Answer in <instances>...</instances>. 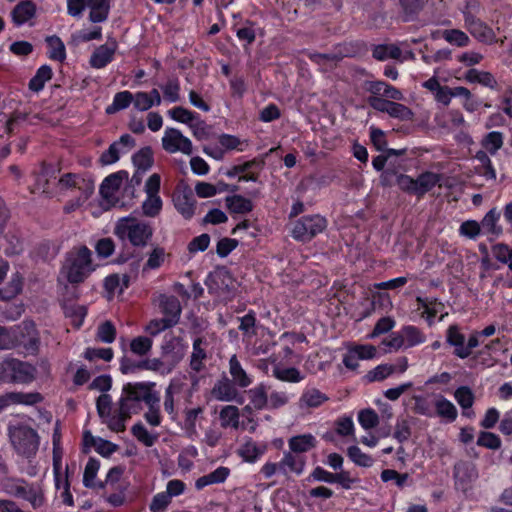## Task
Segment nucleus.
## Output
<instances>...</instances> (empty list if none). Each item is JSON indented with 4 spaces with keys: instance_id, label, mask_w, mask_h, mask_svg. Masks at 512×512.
Returning <instances> with one entry per match:
<instances>
[{
    "instance_id": "79ce46f5",
    "label": "nucleus",
    "mask_w": 512,
    "mask_h": 512,
    "mask_svg": "<svg viewBox=\"0 0 512 512\" xmlns=\"http://www.w3.org/2000/svg\"><path fill=\"white\" fill-rule=\"evenodd\" d=\"M491 252L494 258L501 264L507 265L512 271V248L505 243H496L492 245Z\"/></svg>"
},
{
    "instance_id": "6ab92c4d",
    "label": "nucleus",
    "mask_w": 512,
    "mask_h": 512,
    "mask_svg": "<svg viewBox=\"0 0 512 512\" xmlns=\"http://www.w3.org/2000/svg\"><path fill=\"white\" fill-rule=\"evenodd\" d=\"M446 342L454 347V354L465 359L470 356V352L464 349L465 336L460 332L457 325H450L446 331Z\"/></svg>"
},
{
    "instance_id": "ea45409f",
    "label": "nucleus",
    "mask_w": 512,
    "mask_h": 512,
    "mask_svg": "<svg viewBox=\"0 0 512 512\" xmlns=\"http://www.w3.org/2000/svg\"><path fill=\"white\" fill-rule=\"evenodd\" d=\"M132 162L137 170L146 172L153 165V153L150 147H144L136 152L132 157Z\"/></svg>"
},
{
    "instance_id": "5701e85b",
    "label": "nucleus",
    "mask_w": 512,
    "mask_h": 512,
    "mask_svg": "<svg viewBox=\"0 0 512 512\" xmlns=\"http://www.w3.org/2000/svg\"><path fill=\"white\" fill-rule=\"evenodd\" d=\"M329 400V397L316 388H307L299 399V407L317 408Z\"/></svg>"
},
{
    "instance_id": "412c9836",
    "label": "nucleus",
    "mask_w": 512,
    "mask_h": 512,
    "mask_svg": "<svg viewBox=\"0 0 512 512\" xmlns=\"http://www.w3.org/2000/svg\"><path fill=\"white\" fill-rule=\"evenodd\" d=\"M229 373L232 377L231 381L240 388H246L252 383V378L242 367L236 355L231 356L229 360Z\"/></svg>"
},
{
    "instance_id": "13d9d810",
    "label": "nucleus",
    "mask_w": 512,
    "mask_h": 512,
    "mask_svg": "<svg viewBox=\"0 0 512 512\" xmlns=\"http://www.w3.org/2000/svg\"><path fill=\"white\" fill-rule=\"evenodd\" d=\"M132 434L137 438L138 441L143 443L147 447H151L154 445L157 437L150 434L148 430L144 427L142 423H136L133 425Z\"/></svg>"
},
{
    "instance_id": "f8f14e48",
    "label": "nucleus",
    "mask_w": 512,
    "mask_h": 512,
    "mask_svg": "<svg viewBox=\"0 0 512 512\" xmlns=\"http://www.w3.org/2000/svg\"><path fill=\"white\" fill-rule=\"evenodd\" d=\"M59 185L64 188H75L81 191L82 199L87 200L94 191V182L82 175L66 173L59 179Z\"/></svg>"
},
{
    "instance_id": "a18cd8bd",
    "label": "nucleus",
    "mask_w": 512,
    "mask_h": 512,
    "mask_svg": "<svg viewBox=\"0 0 512 512\" xmlns=\"http://www.w3.org/2000/svg\"><path fill=\"white\" fill-rule=\"evenodd\" d=\"M401 49L396 45H377L372 51V55L375 59L383 61L388 58L399 59L401 57Z\"/></svg>"
},
{
    "instance_id": "473e14b6",
    "label": "nucleus",
    "mask_w": 512,
    "mask_h": 512,
    "mask_svg": "<svg viewBox=\"0 0 512 512\" xmlns=\"http://www.w3.org/2000/svg\"><path fill=\"white\" fill-rule=\"evenodd\" d=\"M250 403L253 408L262 410L268 405V387L260 383L248 391Z\"/></svg>"
},
{
    "instance_id": "2f4dec72",
    "label": "nucleus",
    "mask_w": 512,
    "mask_h": 512,
    "mask_svg": "<svg viewBox=\"0 0 512 512\" xmlns=\"http://www.w3.org/2000/svg\"><path fill=\"white\" fill-rule=\"evenodd\" d=\"M440 181V176L433 172H424L416 178V195L422 197Z\"/></svg>"
},
{
    "instance_id": "f257e3e1",
    "label": "nucleus",
    "mask_w": 512,
    "mask_h": 512,
    "mask_svg": "<svg viewBox=\"0 0 512 512\" xmlns=\"http://www.w3.org/2000/svg\"><path fill=\"white\" fill-rule=\"evenodd\" d=\"M154 387V382L125 384L118 401V408L108 421V428L114 432H123L126 429V421L130 419L132 414H137L142 409L141 402L147 405L160 401L159 394L154 390Z\"/></svg>"
},
{
    "instance_id": "6e6552de",
    "label": "nucleus",
    "mask_w": 512,
    "mask_h": 512,
    "mask_svg": "<svg viewBox=\"0 0 512 512\" xmlns=\"http://www.w3.org/2000/svg\"><path fill=\"white\" fill-rule=\"evenodd\" d=\"M455 487L467 491L470 484L478 478L476 465L469 461H458L453 467Z\"/></svg>"
},
{
    "instance_id": "864d4df0",
    "label": "nucleus",
    "mask_w": 512,
    "mask_h": 512,
    "mask_svg": "<svg viewBox=\"0 0 512 512\" xmlns=\"http://www.w3.org/2000/svg\"><path fill=\"white\" fill-rule=\"evenodd\" d=\"M483 147L494 155L503 145V134L498 131L489 132L482 142Z\"/></svg>"
},
{
    "instance_id": "f3484780",
    "label": "nucleus",
    "mask_w": 512,
    "mask_h": 512,
    "mask_svg": "<svg viewBox=\"0 0 512 512\" xmlns=\"http://www.w3.org/2000/svg\"><path fill=\"white\" fill-rule=\"evenodd\" d=\"M235 386L236 385L230 379H228L226 376H223L214 384L211 390V395L218 401L230 402L234 400L238 395Z\"/></svg>"
},
{
    "instance_id": "774afa93",
    "label": "nucleus",
    "mask_w": 512,
    "mask_h": 512,
    "mask_svg": "<svg viewBox=\"0 0 512 512\" xmlns=\"http://www.w3.org/2000/svg\"><path fill=\"white\" fill-rule=\"evenodd\" d=\"M171 498L165 492L157 493L150 503V511L151 512H164L169 504L171 503Z\"/></svg>"
},
{
    "instance_id": "7c9ffc66",
    "label": "nucleus",
    "mask_w": 512,
    "mask_h": 512,
    "mask_svg": "<svg viewBox=\"0 0 512 512\" xmlns=\"http://www.w3.org/2000/svg\"><path fill=\"white\" fill-rule=\"evenodd\" d=\"M205 343L204 339L201 337H197L193 341V351L190 356V368L194 372H200L204 368V360L207 359V353L202 348V345Z\"/></svg>"
},
{
    "instance_id": "603ef678",
    "label": "nucleus",
    "mask_w": 512,
    "mask_h": 512,
    "mask_svg": "<svg viewBox=\"0 0 512 512\" xmlns=\"http://www.w3.org/2000/svg\"><path fill=\"white\" fill-rule=\"evenodd\" d=\"M239 330L244 336L251 338L256 334V314L250 310L246 315L239 318Z\"/></svg>"
},
{
    "instance_id": "58836bf2",
    "label": "nucleus",
    "mask_w": 512,
    "mask_h": 512,
    "mask_svg": "<svg viewBox=\"0 0 512 512\" xmlns=\"http://www.w3.org/2000/svg\"><path fill=\"white\" fill-rule=\"evenodd\" d=\"M46 43L49 48L48 56L52 60L64 61L66 58V50L63 41L56 35L48 36Z\"/></svg>"
},
{
    "instance_id": "cd10ccee",
    "label": "nucleus",
    "mask_w": 512,
    "mask_h": 512,
    "mask_svg": "<svg viewBox=\"0 0 512 512\" xmlns=\"http://www.w3.org/2000/svg\"><path fill=\"white\" fill-rule=\"evenodd\" d=\"M265 448V446H260L251 438H248L238 449V455L244 461L254 463L264 453Z\"/></svg>"
},
{
    "instance_id": "4d7b16f0",
    "label": "nucleus",
    "mask_w": 512,
    "mask_h": 512,
    "mask_svg": "<svg viewBox=\"0 0 512 512\" xmlns=\"http://www.w3.org/2000/svg\"><path fill=\"white\" fill-rule=\"evenodd\" d=\"M153 341L145 336H139L132 339L130 343V350L139 356H144L148 354V352L152 348Z\"/></svg>"
},
{
    "instance_id": "ddd939ff",
    "label": "nucleus",
    "mask_w": 512,
    "mask_h": 512,
    "mask_svg": "<svg viewBox=\"0 0 512 512\" xmlns=\"http://www.w3.org/2000/svg\"><path fill=\"white\" fill-rule=\"evenodd\" d=\"M116 50L117 43L115 41L98 46L90 56V66L95 69L106 67L113 61Z\"/></svg>"
},
{
    "instance_id": "0eeeda50",
    "label": "nucleus",
    "mask_w": 512,
    "mask_h": 512,
    "mask_svg": "<svg viewBox=\"0 0 512 512\" xmlns=\"http://www.w3.org/2000/svg\"><path fill=\"white\" fill-rule=\"evenodd\" d=\"M8 360V383L28 384L36 378V368L16 358L7 357Z\"/></svg>"
},
{
    "instance_id": "20e7f679",
    "label": "nucleus",
    "mask_w": 512,
    "mask_h": 512,
    "mask_svg": "<svg viewBox=\"0 0 512 512\" xmlns=\"http://www.w3.org/2000/svg\"><path fill=\"white\" fill-rule=\"evenodd\" d=\"M2 490L15 498L28 501L33 508L44 503V495L39 485L28 483L23 478L7 477L2 480Z\"/></svg>"
},
{
    "instance_id": "dca6fc26",
    "label": "nucleus",
    "mask_w": 512,
    "mask_h": 512,
    "mask_svg": "<svg viewBox=\"0 0 512 512\" xmlns=\"http://www.w3.org/2000/svg\"><path fill=\"white\" fill-rule=\"evenodd\" d=\"M159 307L165 318L169 321L174 320V325L178 324L182 312L180 301L173 295L162 294L159 296Z\"/></svg>"
},
{
    "instance_id": "4be33fe9",
    "label": "nucleus",
    "mask_w": 512,
    "mask_h": 512,
    "mask_svg": "<svg viewBox=\"0 0 512 512\" xmlns=\"http://www.w3.org/2000/svg\"><path fill=\"white\" fill-rule=\"evenodd\" d=\"M36 14V6L32 1L25 0L18 3L11 12L15 25L21 26L32 19Z\"/></svg>"
},
{
    "instance_id": "9b49d317",
    "label": "nucleus",
    "mask_w": 512,
    "mask_h": 512,
    "mask_svg": "<svg viewBox=\"0 0 512 512\" xmlns=\"http://www.w3.org/2000/svg\"><path fill=\"white\" fill-rule=\"evenodd\" d=\"M17 345H22L30 354L39 350L40 337L33 322H23L19 334L16 335Z\"/></svg>"
},
{
    "instance_id": "72a5a7b5",
    "label": "nucleus",
    "mask_w": 512,
    "mask_h": 512,
    "mask_svg": "<svg viewBox=\"0 0 512 512\" xmlns=\"http://www.w3.org/2000/svg\"><path fill=\"white\" fill-rule=\"evenodd\" d=\"M134 96L130 91H121L114 95L112 104L108 105L105 109L106 114H115L120 110H124L133 102Z\"/></svg>"
},
{
    "instance_id": "39448f33",
    "label": "nucleus",
    "mask_w": 512,
    "mask_h": 512,
    "mask_svg": "<svg viewBox=\"0 0 512 512\" xmlns=\"http://www.w3.org/2000/svg\"><path fill=\"white\" fill-rule=\"evenodd\" d=\"M11 443L18 454L24 457L34 455L39 447L37 432L26 425H19L9 429Z\"/></svg>"
},
{
    "instance_id": "bb28decb",
    "label": "nucleus",
    "mask_w": 512,
    "mask_h": 512,
    "mask_svg": "<svg viewBox=\"0 0 512 512\" xmlns=\"http://www.w3.org/2000/svg\"><path fill=\"white\" fill-rule=\"evenodd\" d=\"M6 395L8 406L18 404L32 406L43 400V396L38 392H8Z\"/></svg>"
},
{
    "instance_id": "37998d69",
    "label": "nucleus",
    "mask_w": 512,
    "mask_h": 512,
    "mask_svg": "<svg viewBox=\"0 0 512 512\" xmlns=\"http://www.w3.org/2000/svg\"><path fill=\"white\" fill-rule=\"evenodd\" d=\"M397 367L392 364H380L370 370L365 378L368 382L383 381L392 374L396 373Z\"/></svg>"
},
{
    "instance_id": "f03ea898",
    "label": "nucleus",
    "mask_w": 512,
    "mask_h": 512,
    "mask_svg": "<svg viewBox=\"0 0 512 512\" xmlns=\"http://www.w3.org/2000/svg\"><path fill=\"white\" fill-rule=\"evenodd\" d=\"M154 229L150 223L133 216L118 219L114 234L122 241H128L133 247H146L153 237Z\"/></svg>"
},
{
    "instance_id": "aec40b11",
    "label": "nucleus",
    "mask_w": 512,
    "mask_h": 512,
    "mask_svg": "<svg viewBox=\"0 0 512 512\" xmlns=\"http://www.w3.org/2000/svg\"><path fill=\"white\" fill-rule=\"evenodd\" d=\"M134 100L133 105L135 109L139 111H147L153 106H159L161 104V96L159 91L154 88L150 92H136L133 94Z\"/></svg>"
},
{
    "instance_id": "680f3d73",
    "label": "nucleus",
    "mask_w": 512,
    "mask_h": 512,
    "mask_svg": "<svg viewBox=\"0 0 512 512\" xmlns=\"http://www.w3.org/2000/svg\"><path fill=\"white\" fill-rule=\"evenodd\" d=\"M477 445L491 450H497L501 447V439L495 433L482 431L478 436Z\"/></svg>"
},
{
    "instance_id": "2eb2a0df",
    "label": "nucleus",
    "mask_w": 512,
    "mask_h": 512,
    "mask_svg": "<svg viewBox=\"0 0 512 512\" xmlns=\"http://www.w3.org/2000/svg\"><path fill=\"white\" fill-rule=\"evenodd\" d=\"M128 179V172L120 170L107 176L100 185L99 192L104 199H111L121 187L124 180Z\"/></svg>"
},
{
    "instance_id": "a19ab883",
    "label": "nucleus",
    "mask_w": 512,
    "mask_h": 512,
    "mask_svg": "<svg viewBox=\"0 0 512 512\" xmlns=\"http://www.w3.org/2000/svg\"><path fill=\"white\" fill-rule=\"evenodd\" d=\"M475 159L480 163V166L477 168L478 172L484 176L487 180H495L496 179V171L492 165V162L486 151L479 150L475 154Z\"/></svg>"
},
{
    "instance_id": "052dcab7",
    "label": "nucleus",
    "mask_w": 512,
    "mask_h": 512,
    "mask_svg": "<svg viewBox=\"0 0 512 512\" xmlns=\"http://www.w3.org/2000/svg\"><path fill=\"white\" fill-rule=\"evenodd\" d=\"M358 421L365 430H369L378 425L379 417L373 409L368 408L359 412Z\"/></svg>"
},
{
    "instance_id": "9d476101",
    "label": "nucleus",
    "mask_w": 512,
    "mask_h": 512,
    "mask_svg": "<svg viewBox=\"0 0 512 512\" xmlns=\"http://www.w3.org/2000/svg\"><path fill=\"white\" fill-rule=\"evenodd\" d=\"M465 27L479 42L484 44H493L497 41L496 34L493 29L478 17L468 14L467 20L465 21Z\"/></svg>"
},
{
    "instance_id": "b1692460",
    "label": "nucleus",
    "mask_w": 512,
    "mask_h": 512,
    "mask_svg": "<svg viewBox=\"0 0 512 512\" xmlns=\"http://www.w3.org/2000/svg\"><path fill=\"white\" fill-rule=\"evenodd\" d=\"M434 407L436 415L447 422H454L458 416L457 408L455 405L443 395H438L435 398Z\"/></svg>"
},
{
    "instance_id": "5fc2aeb1",
    "label": "nucleus",
    "mask_w": 512,
    "mask_h": 512,
    "mask_svg": "<svg viewBox=\"0 0 512 512\" xmlns=\"http://www.w3.org/2000/svg\"><path fill=\"white\" fill-rule=\"evenodd\" d=\"M161 89L163 91L165 100L174 103L180 99V83L177 78L168 79L165 85L161 86Z\"/></svg>"
},
{
    "instance_id": "8fccbe9b",
    "label": "nucleus",
    "mask_w": 512,
    "mask_h": 512,
    "mask_svg": "<svg viewBox=\"0 0 512 512\" xmlns=\"http://www.w3.org/2000/svg\"><path fill=\"white\" fill-rule=\"evenodd\" d=\"M96 408L98 415L100 418L103 419V422H105L108 425V421L111 417H113L114 413L112 414V399L111 396L108 394H101L96 401Z\"/></svg>"
},
{
    "instance_id": "393cba45",
    "label": "nucleus",
    "mask_w": 512,
    "mask_h": 512,
    "mask_svg": "<svg viewBox=\"0 0 512 512\" xmlns=\"http://www.w3.org/2000/svg\"><path fill=\"white\" fill-rule=\"evenodd\" d=\"M316 444V438L312 434L293 436L288 441L290 451L298 455L315 448Z\"/></svg>"
},
{
    "instance_id": "e2e57ef3",
    "label": "nucleus",
    "mask_w": 512,
    "mask_h": 512,
    "mask_svg": "<svg viewBox=\"0 0 512 512\" xmlns=\"http://www.w3.org/2000/svg\"><path fill=\"white\" fill-rule=\"evenodd\" d=\"M22 289L21 279L16 275L11 279L9 284L0 289V299L2 300H10L16 297Z\"/></svg>"
},
{
    "instance_id": "09e8293b",
    "label": "nucleus",
    "mask_w": 512,
    "mask_h": 512,
    "mask_svg": "<svg viewBox=\"0 0 512 512\" xmlns=\"http://www.w3.org/2000/svg\"><path fill=\"white\" fill-rule=\"evenodd\" d=\"M387 114L395 119L401 121H409L413 119L414 113L410 108L405 106L404 104L391 101Z\"/></svg>"
},
{
    "instance_id": "bf43d9fd",
    "label": "nucleus",
    "mask_w": 512,
    "mask_h": 512,
    "mask_svg": "<svg viewBox=\"0 0 512 512\" xmlns=\"http://www.w3.org/2000/svg\"><path fill=\"white\" fill-rule=\"evenodd\" d=\"M168 114L173 120L189 125L192 124L196 119V115L192 111L182 106H177L170 109Z\"/></svg>"
},
{
    "instance_id": "1a4fd4ad",
    "label": "nucleus",
    "mask_w": 512,
    "mask_h": 512,
    "mask_svg": "<svg viewBox=\"0 0 512 512\" xmlns=\"http://www.w3.org/2000/svg\"><path fill=\"white\" fill-rule=\"evenodd\" d=\"M173 203L185 219H191L194 216L196 199L190 187H178L173 194Z\"/></svg>"
},
{
    "instance_id": "7ed1b4c3",
    "label": "nucleus",
    "mask_w": 512,
    "mask_h": 512,
    "mask_svg": "<svg viewBox=\"0 0 512 512\" xmlns=\"http://www.w3.org/2000/svg\"><path fill=\"white\" fill-rule=\"evenodd\" d=\"M94 271L92 251L87 246L74 247L66 254L62 273L71 284H79Z\"/></svg>"
},
{
    "instance_id": "c756f323",
    "label": "nucleus",
    "mask_w": 512,
    "mask_h": 512,
    "mask_svg": "<svg viewBox=\"0 0 512 512\" xmlns=\"http://www.w3.org/2000/svg\"><path fill=\"white\" fill-rule=\"evenodd\" d=\"M464 78L470 83H478L491 89H495L497 86L495 77L488 71H479L475 68H471L465 73Z\"/></svg>"
},
{
    "instance_id": "c9c22d12",
    "label": "nucleus",
    "mask_w": 512,
    "mask_h": 512,
    "mask_svg": "<svg viewBox=\"0 0 512 512\" xmlns=\"http://www.w3.org/2000/svg\"><path fill=\"white\" fill-rule=\"evenodd\" d=\"M53 72L49 65H42L36 71V74L29 81V89L34 92H40L47 81L52 78Z\"/></svg>"
},
{
    "instance_id": "de8ad7c7",
    "label": "nucleus",
    "mask_w": 512,
    "mask_h": 512,
    "mask_svg": "<svg viewBox=\"0 0 512 512\" xmlns=\"http://www.w3.org/2000/svg\"><path fill=\"white\" fill-rule=\"evenodd\" d=\"M454 397L463 410L472 408L475 400L474 393L468 386L458 387L454 392Z\"/></svg>"
},
{
    "instance_id": "f704fd0d",
    "label": "nucleus",
    "mask_w": 512,
    "mask_h": 512,
    "mask_svg": "<svg viewBox=\"0 0 512 512\" xmlns=\"http://www.w3.org/2000/svg\"><path fill=\"white\" fill-rule=\"evenodd\" d=\"M226 206L232 213L245 214L253 209L251 200L241 195L227 196L225 198Z\"/></svg>"
},
{
    "instance_id": "4468645a",
    "label": "nucleus",
    "mask_w": 512,
    "mask_h": 512,
    "mask_svg": "<svg viewBox=\"0 0 512 512\" xmlns=\"http://www.w3.org/2000/svg\"><path fill=\"white\" fill-rule=\"evenodd\" d=\"M232 283L230 272L225 268H218L210 272L205 280V285L210 293H219L229 290Z\"/></svg>"
},
{
    "instance_id": "69168bd1",
    "label": "nucleus",
    "mask_w": 512,
    "mask_h": 512,
    "mask_svg": "<svg viewBox=\"0 0 512 512\" xmlns=\"http://www.w3.org/2000/svg\"><path fill=\"white\" fill-rule=\"evenodd\" d=\"M97 338L103 343H112L116 338V328L111 321H105L99 325Z\"/></svg>"
},
{
    "instance_id": "c85d7f7f",
    "label": "nucleus",
    "mask_w": 512,
    "mask_h": 512,
    "mask_svg": "<svg viewBox=\"0 0 512 512\" xmlns=\"http://www.w3.org/2000/svg\"><path fill=\"white\" fill-rule=\"evenodd\" d=\"M100 468V462L96 458H89L83 474V484L87 488H100L103 489L105 487V483L103 482H95L96 475Z\"/></svg>"
},
{
    "instance_id": "4c0bfd02",
    "label": "nucleus",
    "mask_w": 512,
    "mask_h": 512,
    "mask_svg": "<svg viewBox=\"0 0 512 512\" xmlns=\"http://www.w3.org/2000/svg\"><path fill=\"white\" fill-rule=\"evenodd\" d=\"M239 409L233 405H227L220 411L219 418L223 428L232 427L237 429L239 427Z\"/></svg>"
},
{
    "instance_id": "e433bc0d",
    "label": "nucleus",
    "mask_w": 512,
    "mask_h": 512,
    "mask_svg": "<svg viewBox=\"0 0 512 512\" xmlns=\"http://www.w3.org/2000/svg\"><path fill=\"white\" fill-rule=\"evenodd\" d=\"M272 375L280 381L289 383H298L304 379V376L295 367L283 368L275 366L272 370Z\"/></svg>"
},
{
    "instance_id": "6e6d98bb",
    "label": "nucleus",
    "mask_w": 512,
    "mask_h": 512,
    "mask_svg": "<svg viewBox=\"0 0 512 512\" xmlns=\"http://www.w3.org/2000/svg\"><path fill=\"white\" fill-rule=\"evenodd\" d=\"M162 209L160 196H147L142 203V212L147 217H156Z\"/></svg>"
},
{
    "instance_id": "49530a36",
    "label": "nucleus",
    "mask_w": 512,
    "mask_h": 512,
    "mask_svg": "<svg viewBox=\"0 0 512 512\" xmlns=\"http://www.w3.org/2000/svg\"><path fill=\"white\" fill-rule=\"evenodd\" d=\"M442 37L457 47H466L470 43L468 35L459 29H446L442 32Z\"/></svg>"
},
{
    "instance_id": "0e129e2a",
    "label": "nucleus",
    "mask_w": 512,
    "mask_h": 512,
    "mask_svg": "<svg viewBox=\"0 0 512 512\" xmlns=\"http://www.w3.org/2000/svg\"><path fill=\"white\" fill-rule=\"evenodd\" d=\"M399 3L406 15V21H409L423 9L425 0H399Z\"/></svg>"
},
{
    "instance_id": "338daca9",
    "label": "nucleus",
    "mask_w": 512,
    "mask_h": 512,
    "mask_svg": "<svg viewBox=\"0 0 512 512\" xmlns=\"http://www.w3.org/2000/svg\"><path fill=\"white\" fill-rule=\"evenodd\" d=\"M173 326H175L174 325V320L173 321H169L168 319L163 317L161 319H153V320H151L148 323V325L146 326L145 330L151 336H156L160 332H162V331H164L166 329H169V328H171Z\"/></svg>"
},
{
    "instance_id": "a211bd4d",
    "label": "nucleus",
    "mask_w": 512,
    "mask_h": 512,
    "mask_svg": "<svg viewBox=\"0 0 512 512\" xmlns=\"http://www.w3.org/2000/svg\"><path fill=\"white\" fill-rule=\"evenodd\" d=\"M305 462L304 456L293 453L292 451L286 452L279 462V472L284 475H287L288 472L300 475L304 471Z\"/></svg>"
},
{
    "instance_id": "423d86ee",
    "label": "nucleus",
    "mask_w": 512,
    "mask_h": 512,
    "mask_svg": "<svg viewBox=\"0 0 512 512\" xmlns=\"http://www.w3.org/2000/svg\"><path fill=\"white\" fill-rule=\"evenodd\" d=\"M326 226V219L320 215L303 216L294 223L291 235L295 240L307 242L322 233Z\"/></svg>"
},
{
    "instance_id": "3c124183",
    "label": "nucleus",
    "mask_w": 512,
    "mask_h": 512,
    "mask_svg": "<svg viewBox=\"0 0 512 512\" xmlns=\"http://www.w3.org/2000/svg\"><path fill=\"white\" fill-rule=\"evenodd\" d=\"M347 455L352 462L361 467H371L373 465V458L362 452L358 446H350L347 450Z\"/></svg>"
},
{
    "instance_id": "a878e982",
    "label": "nucleus",
    "mask_w": 512,
    "mask_h": 512,
    "mask_svg": "<svg viewBox=\"0 0 512 512\" xmlns=\"http://www.w3.org/2000/svg\"><path fill=\"white\" fill-rule=\"evenodd\" d=\"M501 212L497 208L490 209L481 221V228L488 234L496 237L503 233V228L498 224Z\"/></svg>"
},
{
    "instance_id": "c03bdc74",
    "label": "nucleus",
    "mask_w": 512,
    "mask_h": 512,
    "mask_svg": "<svg viewBox=\"0 0 512 512\" xmlns=\"http://www.w3.org/2000/svg\"><path fill=\"white\" fill-rule=\"evenodd\" d=\"M401 333L405 339V348L422 344L426 340L425 335L415 326H404Z\"/></svg>"
}]
</instances>
